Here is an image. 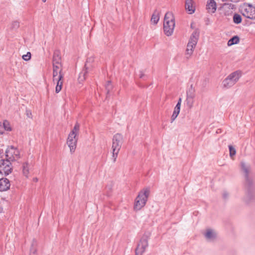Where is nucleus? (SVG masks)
<instances>
[{
    "label": "nucleus",
    "instance_id": "nucleus-1",
    "mask_svg": "<svg viewBox=\"0 0 255 255\" xmlns=\"http://www.w3.org/2000/svg\"><path fill=\"white\" fill-rule=\"evenodd\" d=\"M16 148L13 146H10L7 148L5 152L6 159H2L0 160V174L7 176L11 173L13 168L11 161H14V158L13 153H15Z\"/></svg>",
    "mask_w": 255,
    "mask_h": 255
},
{
    "label": "nucleus",
    "instance_id": "nucleus-2",
    "mask_svg": "<svg viewBox=\"0 0 255 255\" xmlns=\"http://www.w3.org/2000/svg\"><path fill=\"white\" fill-rule=\"evenodd\" d=\"M241 168L244 172L245 186L247 189V197L245 202L249 204L251 201H255V186L253 184L252 178L249 176V169L245 163H241Z\"/></svg>",
    "mask_w": 255,
    "mask_h": 255
},
{
    "label": "nucleus",
    "instance_id": "nucleus-3",
    "mask_svg": "<svg viewBox=\"0 0 255 255\" xmlns=\"http://www.w3.org/2000/svg\"><path fill=\"white\" fill-rule=\"evenodd\" d=\"M150 193L149 187L141 190L134 200L133 210L137 212L141 209L146 204Z\"/></svg>",
    "mask_w": 255,
    "mask_h": 255
},
{
    "label": "nucleus",
    "instance_id": "nucleus-4",
    "mask_svg": "<svg viewBox=\"0 0 255 255\" xmlns=\"http://www.w3.org/2000/svg\"><path fill=\"white\" fill-rule=\"evenodd\" d=\"M175 27V18L172 12H167L164 17L163 31L164 34L167 36H171Z\"/></svg>",
    "mask_w": 255,
    "mask_h": 255
},
{
    "label": "nucleus",
    "instance_id": "nucleus-5",
    "mask_svg": "<svg viewBox=\"0 0 255 255\" xmlns=\"http://www.w3.org/2000/svg\"><path fill=\"white\" fill-rule=\"evenodd\" d=\"M150 236V232H146L144 233L141 238L139 242L137 245V247L135 250V255H142L146 248L148 246V241Z\"/></svg>",
    "mask_w": 255,
    "mask_h": 255
},
{
    "label": "nucleus",
    "instance_id": "nucleus-6",
    "mask_svg": "<svg viewBox=\"0 0 255 255\" xmlns=\"http://www.w3.org/2000/svg\"><path fill=\"white\" fill-rule=\"evenodd\" d=\"M242 76V72L240 70L236 71L231 73L223 81V84L224 87L229 88L234 85L239 80Z\"/></svg>",
    "mask_w": 255,
    "mask_h": 255
},
{
    "label": "nucleus",
    "instance_id": "nucleus-7",
    "mask_svg": "<svg viewBox=\"0 0 255 255\" xmlns=\"http://www.w3.org/2000/svg\"><path fill=\"white\" fill-rule=\"evenodd\" d=\"M242 15L251 19H255V6L248 3L244 4L241 10Z\"/></svg>",
    "mask_w": 255,
    "mask_h": 255
},
{
    "label": "nucleus",
    "instance_id": "nucleus-8",
    "mask_svg": "<svg viewBox=\"0 0 255 255\" xmlns=\"http://www.w3.org/2000/svg\"><path fill=\"white\" fill-rule=\"evenodd\" d=\"M200 35V30L198 28H195V30L192 33L187 45V48L194 50L195 47Z\"/></svg>",
    "mask_w": 255,
    "mask_h": 255
},
{
    "label": "nucleus",
    "instance_id": "nucleus-9",
    "mask_svg": "<svg viewBox=\"0 0 255 255\" xmlns=\"http://www.w3.org/2000/svg\"><path fill=\"white\" fill-rule=\"evenodd\" d=\"M123 136L120 133H117L114 135L113 138L112 150L114 152L116 150H120L122 144Z\"/></svg>",
    "mask_w": 255,
    "mask_h": 255
},
{
    "label": "nucleus",
    "instance_id": "nucleus-10",
    "mask_svg": "<svg viewBox=\"0 0 255 255\" xmlns=\"http://www.w3.org/2000/svg\"><path fill=\"white\" fill-rule=\"evenodd\" d=\"M9 180L6 178L0 179V191H5L10 188Z\"/></svg>",
    "mask_w": 255,
    "mask_h": 255
},
{
    "label": "nucleus",
    "instance_id": "nucleus-11",
    "mask_svg": "<svg viewBox=\"0 0 255 255\" xmlns=\"http://www.w3.org/2000/svg\"><path fill=\"white\" fill-rule=\"evenodd\" d=\"M59 74L58 79L55 80L57 81V85L55 88V92L56 93H58L61 90L64 78V74L62 73L61 70L59 71Z\"/></svg>",
    "mask_w": 255,
    "mask_h": 255
},
{
    "label": "nucleus",
    "instance_id": "nucleus-12",
    "mask_svg": "<svg viewBox=\"0 0 255 255\" xmlns=\"http://www.w3.org/2000/svg\"><path fill=\"white\" fill-rule=\"evenodd\" d=\"M208 12L211 13H214L217 9V4L214 0H208L206 5Z\"/></svg>",
    "mask_w": 255,
    "mask_h": 255
},
{
    "label": "nucleus",
    "instance_id": "nucleus-13",
    "mask_svg": "<svg viewBox=\"0 0 255 255\" xmlns=\"http://www.w3.org/2000/svg\"><path fill=\"white\" fill-rule=\"evenodd\" d=\"M185 7L189 14H192L195 12V8L193 6V0H186Z\"/></svg>",
    "mask_w": 255,
    "mask_h": 255
},
{
    "label": "nucleus",
    "instance_id": "nucleus-14",
    "mask_svg": "<svg viewBox=\"0 0 255 255\" xmlns=\"http://www.w3.org/2000/svg\"><path fill=\"white\" fill-rule=\"evenodd\" d=\"M53 64H61V56L60 51L58 50L54 52L53 55Z\"/></svg>",
    "mask_w": 255,
    "mask_h": 255
},
{
    "label": "nucleus",
    "instance_id": "nucleus-15",
    "mask_svg": "<svg viewBox=\"0 0 255 255\" xmlns=\"http://www.w3.org/2000/svg\"><path fill=\"white\" fill-rule=\"evenodd\" d=\"M77 139H71L70 141L69 140L67 141V143L68 145V146L70 148V152H71V153L74 152V151L75 150V149L76 147V145H77Z\"/></svg>",
    "mask_w": 255,
    "mask_h": 255
},
{
    "label": "nucleus",
    "instance_id": "nucleus-16",
    "mask_svg": "<svg viewBox=\"0 0 255 255\" xmlns=\"http://www.w3.org/2000/svg\"><path fill=\"white\" fill-rule=\"evenodd\" d=\"M37 246V241L35 239H33L30 249V253L29 255H37V252L36 249Z\"/></svg>",
    "mask_w": 255,
    "mask_h": 255
},
{
    "label": "nucleus",
    "instance_id": "nucleus-17",
    "mask_svg": "<svg viewBox=\"0 0 255 255\" xmlns=\"http://www.w3.org/2000/svg\"><path fill=\"white\" fill-rule=\"evenodd\" d=\"M159 12L155 9L153 14H152L151 18V22L154 24H156L159 19Z\"/></svg>",
    "mask_w": 255,
    "mask_h": 255
},
{
    "label": "nucleus",
    "instance_id": "nucleus-18",
    "mask_svg": "<svg viewBox=\"0 0 255 255\" xmlns=\"http://www.w3.org/2000/svg\"><path fill=\"white\" fill-rule=\"evenodd\" d=\"M240 42V37L238 35H235L231 37L228 41V45L231 46L238 44Z\"/></svg>",
    "mask_w": 255,
    "mask_h": 255
},
{
    "label": "nucleus",
    "instance_id": "nucleus-19",
    "mask_svg": "<svg viewBox=\"0 0 255 255\" xmlns=\"http://www.w3.org/2000/svg\"><path fill=\"white\" fill-rule=\"evenodd\" d=\"M22 173L26 177H28L29 174L28 163L27 162H23L22 166Z\"/></svg>",
    "mask_w": 255,
    "mask_h": 255
},
{
    "label": "nucleus",
    "instance_id": "nucleus-20",
    "mask_svg": "<svg viewBox=\"0 0 255 255\" xmlns=\"http://www.w3.org/2000/svg\"><path fill=\"white\" fill-rule=\"evenodd\" d=\"M233 22L237 24L241 23L242 21L241 15L237 13H235L233 17Z\"/></svg>",
    "mask_w": 255,
    "mask_h": 255
},
{
    "label": "nucleus",
    "instance_id": "nucleus-21",
    "mask_svg": "<svg viewBox=\"0 0 255 255\" xmlns=\"http://www.w3.org/2000/svg\"><path fill=\"white\" fill-rule=\"evenodd\" d=\"M195 91L193 87V85H191L190 87L186 92L187 97L194 98L195 97Z\"/></svg>",
    "mask_w": 255,
    "mask_h": 255
},
{
    "label": "nucleus",
    "instance_id": "nucleus-22",
    "mask_svg": "<svg viewBox=\"0 0 255 255\" xmlns=\"http://www.w3.org/2000/svg\"><path fill=\"white\" fill-rule=\"evenodd\" d=\"M206 238L208 239L213 240L216 237V235L215 233L213 232L210 229L207 230V232L205 235Z\"/></svg>",
    "mask_w": 255,
    "mask_h": 255
},
{
    "label": "nucleus",
    "instance_id": "nucleus-23",
    "mask_svg": "<svg viewBox=\"0 0 255 255\" xmlns=\"http://www.w3.org/2000/svg\"><path fill=\"white\" fill-rule=\"evenodd\" d=\"M59 67L57 64H53V81H55L56 80L55 77L59 74V71H58V69Z\"/></svg>",
    "mask_w": 255,
    "mask_h": 255
},
{
    "label": "nucleus",
    "instance_id": "nucleus-24",
    "mask_svg": "<svg viewBox=\"0 0 255 255\" xmlns=\"http://www.w3.org/2000/svg\"><path fill=\"white\" fill-rule=\"evenodd\" d=\"M88 73V72L84 70H83V71L80 73L78 78L79 82H83L86 79Z\"/></svg>",
    "mask_w": 255,
    "mask_h": 255
},
{
    "label": "nucleus",
    "instance_id": "nucleus-25",
    "mask_svg": "<svg viewBox=\"0 0 255 255\" xmlns=\"http://www.w3.org/2000/svg\"><path fill=\"white\" fill-rule=\"evenodd\" d=\"M105 88H106V95H107L106 99H107L108 95H109L111 91L112 90V89L113 88V86H112V84L111 81H109L107 82L106 86H105Z\"/></svg>",
    "mask_w": 255,
    "mask_h": 255
},
{
    "label": "nucleus",
    "instance_id": "nucleus-26",
    "mask_svg": "<svg viewBox=\"0 0 255 255\" xmlns=\"http://www.w3.org/2000/svg\"><path fill=\"white\" fill-rule=\"evenodd\" d=\"M2 127H3L4 131L5 130L6 131H11V128L9 126V123L7 121H4L2 124Z\"/></svg>",
    "mask_w": 255,
    "mask_h": 255
},
{
    "label": "nucleus",
    "instance_id": "nucleus-27",
    "mask_svg": "<svg viewBox=\"0 0 255 255\" xmlns=\"http://www.w3.org/2000/svg\"><path fill=\"white\" fill-rule=\"evenodd\" d=\"M92 68L93 64L85 62L83 70L89 72L92 70Z\"/></svg>",
    "mask_w": 255,
    "mask_h": 255
},
{
    "label": "nucleus",
    "instance_id": "nucleus-28",
    "mask_svg": "<svg viewBox=\"0 0 255 255\" xmlns=\"http://www.w3.org/2000/svg\"><path fill=\"white\" fill-rule=\"evenodd\" d=\"M229 149L230 152V156H231V157H233L234 156L236 155V149L233 147V146L231 145H229Z\"/></svg>",
    "mask_w": 255,
    "mask_h": 255
},
{
    "label": "nucleus",
    "instance_id": "nucleus-29",
    "mask_svg": "<svg viewBox=\"0 0 255 255\" xmlns=\"http://www.w3.org/2000/svg\"><path fill=\"white\" fill-rule=\"evenodd\" d=\"M19 27V22L18 21L15 20V21H14L13 22H12V23H11L10 28L12 30H16Z\"/></svg>",
    "mask_w": 255,
    "mask_h": 255
},
{
    "label": "nucleus",
    "instance_id": "nucleus-30",
    "mask_svg": "<svg viewBox=\"0 0 255 255\" xmlns=\"http://www.w3.org/2000/svg\"><path fill=\"white\" fill-rule=\"evenodd\" d=\"M193 98H190V97H186V104L187 106L191 108L192 107L193 103Z\"/></svg>",
    "mask_w": 255,
    "mask_h": 255
},
{
    "label": "nucleus",
    "instance_id": "nucleus-31",
    "mask_svg": "<svg viewBox=\"0 0 255 255\" xmlns=\"http://www.w3.org/2000/svg\"><path fill=\"white\" fill-rule=\"evenodd\" d=\"M79 129L80 125L78 122H76L71 131H74V133H77V135L79 131Z\"/></svg>",
    "mask_w": 255,
    "mask_h": 255
},
{
    "label": "nucleus",
    "instance_id": "nucleus-32",
    "mask_svg": "<svg viewBox=\"0 0 255 255\" xmlns=\"http://www.w3.org/2000/svg\"><path fill=\"white\" fill-rule=\"evenodd\" d=\"M77 133H74V131H71L69 134L67 140H70L71 139H78L77 137Z\"/></svg>",
    "mask_w": 255,
    "mask_h": 255
},
{
    "label": "nucleus",
    "instance_id": "nucleus-33",
    "mask_svg": "<svg viewBox=\"0 0 255 255\" xmlns=\"http://www.w3.org/2000/svg\"><path fill=\"white\" fill-rule=\"evenodd\" d=\"M31 57V54L30 52H27L26 54L22 56V59L26 61L29 60Z\"/></svg>",
    "mask_w": 255,
    "mask_h": 255
},
{
    "label": "nucleus",
    "instance_id": "nucleus-34",
    "mask_svg": "<svg viewBox=\"0 0 255 255\" xmlns=\"http://www.w3.org/2000/svg\"><path fill=\"white\" fill-rule=\"evenodd\" d=\"M193 50H191V49H189V48H187L186 50V55H188V56H187V58H189V57L191 56L193 53Z\"/></svg>",
    "mask_w": 255,
    "mask_h": 255
},
{
    "label": "nucleus",
    "instance_id": "nucleus-35",
    "mask_svg": "<svg viewBox=\"0 0 255 255\" xmlns=\"http://www.w3.org/2000/svg\"><path fill=\"white\" fill-rule=\"evenodd\" d=\"M119 152V150H116L114 152V150H113V161L114 162L116 160V158L117 157Z\"/></svg>",
    "mask_w": 255,
    "mask_h": 255
},
{
    "label": "nucleus",
    "instance_id": "nucleus-36",
    "mask_svg": "<svg viewBox=\"0 0 255 255\" xmlns=\"http://www.w3.org/2000/svg\"><path fill=\"white\" fill-rule=\"evenodd\" d=\"M94 59L93 57H88L87 60H86V63H92L93 64V63L94 62Z\"/></svg>",
    "mask_w": 255,
    "mask_h": 255
},
{
    "label": "nucleus",
    "instance_id": "nucleus-37",
    "mask_svg": "<svg viewBox=\"0 0 255 255\" xmlns=\"http://www.w3.org/2000/svg\"><path fill=\"white\" fill-rule=\"evenodd\" d=\"M178 116V115L175 114V113H173L171 118V123H172L176 119Z\"/></svg>",
    "mask_w": 255,
    "mask_h": 255
},
{
    "label": "nucleus",
    "instance_id": "nucleus-38",
    "mask_svg": "<svg viewBox=\"0 0 255 255\" xmlns=\"http://www.w3.org/2000/svg\"><path fill=\"white\" fill-rule=\"evenodd\" d=\"M181 101H182L181 98H179L178 99V102H177L176 105L175 106V107L177 108H178L179 109H180Z\"/></svg>",
    "mask_w": 255,
    "mask_h": 255
},
{
    "label": "nucleus",
    "instance_id": "nucleus-39",
    "mask_svg": "<svg viewBox=\"0 0 255 255\" xmlns=\"http://www.w3.org/2000/svg\"><path fill=\"white\" fill-rule=\"evenodd\" d=\"M180 109H179L178 108H177L175 107L173 113H175V114L179 115L180 113Z\"/></svg>",
    "mask_w": 255,
    "mask_h": 255
},
{
    "label": "nucleus",
    "instance_id": "nucleus-40",
    "mask_svg": "<svg viewBox=\"0 0 255 255\" xmlns=\"http://www.w3.org/2000/svg\"><path fill=\"white\" fill-rule=\"evenodd\" d=\"M4 133L3 127L2 124L0 122V134H2Z\"/></svg>",
    "mask_w": 255,
    "mask_h": 255
},
{
    "label": "nucleus",
    "instance_id": "nucleus-41",
    "mask_svg": "<svg viewBox=\"0 0 255 255\" xmlns=\"http://www.w3.org/2000/svg\"><path fill=\"white\" fill-rule=\"evenodd\" d=\"M139 73H140V74H139V78H143L144 77H146V76L141 71H140Z\"/></svg>",
    "mask_w": 255,
    "mask_h": 255
},
{
    "label": "nucleus",
    "instance_id": "nucleus-42",
    "mask_svg": "<svg viewBox=\"0 0 255 255\" xmlns=\"http://www.w3.org/2000/svg\"><path fill=\"white\" fill-rule=\"evenodd\" d=\"M228 197V193L227 192H224L223 194V198L226 199Z\"/></svg>",
    "mask_w": 255,
    "mask_h": 255
},
{
    "label": "nucleus",
    "instance_id": "nucleus-43",
    "mask_svg": "<svg viewBox=\"0 0 255 255\" xmlns=\"http://www.w3.org/2000/svg\"><path fill=\"white\" fill-rule=\"evenodd\" d=\"M26 114L28 118H30V116L31 115V113L30 111L26 110Z\"/></svg>",
    "mask_w": 255,
    "mask_h": 255
},
{
    "label": "nucleus",
    "instance_id": "nucleus-44",
    "mask_svg": "<svg viewBox=\"0 0 255 255\" xmlns=\"http://www.w3.org/2000/svg\"><path fill=\"white\" fill-rule=\"evenodd\" d=\"M3 153V150L2 149H0V157H2Z\"/></svg>",
    "mask_w": 255,
    "mask_h": 255
},
{
    "label": "nucleus",
    "instance_id": "nucleus-45",
    "mask_svg": "<svg viewBox=\"0 0 255 255\" xmlns=\"http://www.w3.org/2000/svg\"><path fill=\"white\" fill-rule=\"evenodd\" d=\"M230 0L233 2H237L239 1V0Z\"/></svg>",
    "mask_w": 255,
    "mask_h": 255
},
{
    "label": "nucleus",
    "instance_id": "nucleus-46",
    "mask_svg": "<svg viewBox=\"0 0 255 255\" xmlns=\"http://www.w3.org/2000/svg\"><path fill=\"white\" fill-rule=\"evenodd\" d=\"M33 181L37 182L38 181V179L37 178H33Z\"/></svg>",
    "mask_w": 255,
    "mask_h": 255
},
{
    "label": "nucleus",
    "instance_id": "nucleus-47",
    "mask_svg": "<svg viewBox=\"0 0 255 255\" xmlns=\"http://www.w3.org/2000/svg\"><path fill=\"white\" fill-rule=\"evenodd\" d=\"M3 211V209L0 206V213H1Z\"/></svg>",
    "mask_w": 255,
    "mask_h": 255
},
{
    "label": "nucleus",
    "instance_id": "nucleus-48",
    "mask_svg": "<svg viewBox=\"0 0 255 255\" xmlns=\"http://www.w3.org/2000/svg\"><path fill=\"white\" fill-rule=\"evenodd\" d=\"M193 23H192L191 24V25H190V27H191V28H192V29H193V28H194V27H193Z\"/></svg>",
    "mask_w": 255,
    "mask_h": 255
},
{
    "label": "nucleus",
    "instance_id": "nucleus-49",
    "mask_svg": "<svg viewBox=\"0 0 255 255\" xmlns=\"http://www.w3.org/2000/svg\"><path fill=\"white\" fill-rule=\"evenodd\" d=\"M42 1L43 2H46V0H42Z\"/></svg>",
    "mask_w": 255,
    "mask_h": 255
}]
</instances>
